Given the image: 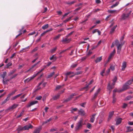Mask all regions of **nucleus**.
I'll list each match as a JSON object with an SVG mask.
<instances>
[{
    "mask_svg": "<svg viewBox=\"0 0 133 133\" xmlns=\"http://www.w3.org/2000/svg\"><path fill=\"white\" fill-rule=\"evenodd\" d=\"M10 99L8 97L6 98L3 101L2 103V104H3L7 102V101H9V100Z\"/></svg>",
    "mask_w": 133,
    "mask_h": 133,
    "instance_id": "36",
    "label": "nucleus"
},
{
    "mask_svg": "<svg viewBox=\"0 0 133 133\" xmlns=\"http://www.w3.org/2000/svg\"><path fill=\"white\" fill-rule=\"evenodd\" d=\"M91 127V124L89 123H88L87 125V127L89 128H90Z\"/></svg>",
    "mask_w": 133,
    "mask_h": 133,
    "instance_id": "59",
    "label": "nucleus"
},
{
    "mask_svg": "<svg viewBox=\"0 0 133 133\" xmlns=\"http://www.w3.org/2000/svg\"><path fill=\"white\" fill-rule=\"evenodd\" d=\"M37 102L38 101H36L31 102L27 105V108L30 107L31 106L37 103Z\"/></svg>",
    "mask_w": 133,
    "mask_h": 133,
    "instance_id": "7",
    "label": "nucleus"
},
{
    "mask_svg": "<svg viewBox=\"0 0 133 133\" xmlns=\"http://www.w3.org/2000/svg\"><path fill=\"white\" fill-rule=\"evenodd\" d=\"M77 110V109L76 108H72L70 110V111L72 113H73L74 111H76Z\"/></svg>",
    "mask_w": 133,
    "mask_h": 133,
    "instance_id": "39",
    "label": "nucleus"
},
{
    "mask_svg": "<svg viewBox=\"0 0 133 133\" xmlns=\"http://www.w3.org/2000/svg\"><path fill=\"white\" fill-rule=\"evenodd\" d=\"M60 95L59 94L55 96L52 97V99L54 100H56L59 99V97Z\"/></svg>",
    "mask_w": 133,
    "mask_h": 133,
    "instance_id": "19",
    "label": "nucleus"
},
{
    "mask_svg": "<svg viewBox=\"0 0 133 133\" xmlns=\"http://www.w3.org/2000/svg\"><path fill=\"white\" fill-rule=\"evenodd\" d=\"M96 114H94L92 116V117L91 118L90 122L92 123H93L94 122L95 119V116L96 115Z\"/></svg>",
    "mask_w": 133,
    "mask_h": 133,
    "instance_id": "21",
    "label": "nucleus"
},
{
    "mask_svg": "<svg viewBox=\"0 0 133 133\" xmlns=\"http://www.w3.org/2000/svg\"><path fill=\"white\" fill-rule=\"evenodd\" d=\"M109 69H111L112 71H114L115 69V66L111 65L110 66Z\"/></svg>",
    "mask_w": 133,
    "mask_h": 133,
    "instance_id": "46",
    "label": "nucleus"
},
{
    "mask_svg": "<svg viewBox=\"0 0 133 133\" xmlns=\"http://www.w3.org/2000/svg\"><path fill=\"white\" fill-rule=\"evenodd\" d=\"M128 84H126V83L125 84L123 85L122 90L121 91L126 90L128 88Z\"/></svg>",
    "mask_w": 133,
    "mask_h": 133,
    "instance_id": "15",
    "label": "nucleus"
},
{
    "mask_svg": "<svg viewBox=\"0 0 133 133\" xmlns=\"http://www.w3.org/2000/svg\"><path fill=\"white\" fill-rule=\"evenodd\" d=\"M45 68L42 69L40 71H38L37 72V73L35 74V75L36 76H37L38 74H39V73H40L42 71H43L44 69Z\"/></svg>",
    "mask_w": 133,
    "mask_h": 133,
    "instance_id": "48",
    "label": "nucleus"
},
{
    "mask_svg": "<svg viewBox=\"0 0 133 133\" xmlns=\"http://www.w3.org/2000/svg\"><path fill=\"white\" fill-rule=\"evenodd\" d=\"M78 114L82 116H84L85 114L84 111L82 109H80L78 110Z\"/></svg>",
    "mask_w": 133,
    "mask_h": 133,
    "instance_id": "6",
    "label": "nucleus"
},
{
    "mask_svg": "<svg viewBox=\"0 0 133 133\" xmlns=\"http://www.w3.org/2000/svg\"><path fill=\"white\" fill-rule=\"evenodd\" d=\"M36 76L35 74H34L32 76L29 77L27 79H25L24 82H28Z\"/></svg>",
    "mask_w": 133,
    "mask_h": 133,
    "instance_id": "3",
    "label": "nucleus"
},
{
    "mask_svg": "<svg viewBox=\"0 0 133 133\" xmlns=\"http://www.w3.org/2000/svg\"><path fill=\"white\" fill-rule=\"evenodd\" d=\"M24 110H23L20 113V114L18 115L17 117V118H19L22 115L24 114Z\"/></svg>",
    "mask_w": 133,
    "mask_h": 133,
    "instance_id": "43",
    "label": "nucleus"
},
{
    "mask_svg": "<svg viewBox=\"0 0 133 133\" xmlns=\"http://www.w3.org/2000/svg\"><path fill=\"white\" fill-rule=\"evenodd\" d=\"M119 3L118 2H116L115 4L112 5L111 6V8H112L118 5Z\"/></svg>",
    "mask_w": 133,
    "mask_h": 133,
    "instance_id": "38",
    "label": "nucleus"
},
{
    "mask_svg": "<svg viewBox=\"0 0 133 133\" xmlns=\"http://www.w3.org/2000/svg\"><path fill=\"white\" fill-rule=\"evenodd\" d=\"M34 65H32L31 67L28 70L26 71L25 72L26 73L28 72L29 71H31V72H33L34 70H35L37 68H38V67H36L35 68H34Z\"/></svg>",
    "mask_w": 133,
    "mask_h": 133,
    "instance_id": "8",
    "label": "nucleus"
},
{
    "mask_svg": "<svg viewBox=\"0 0 133 133\" xmlns=\"http://www.w3.org/2000/svg\"><path fill=\"white\" fill-rule=\"evenodd\" d=\"M117 25H116L111 29L110 32V34H112L114 32L115 30V28L117 27Z\"/></svg>",
    "mask_w": 133,
    "mask_h": 133,
    "instance_id": "27",
    "label": "nucleus"
},
{
    "mask_svg": "<svg viewBox=\"0 0 133 133\" xmlns=\"http://www.w3.org/2000/svg\"><path fill=\"white\" fill-rule=\"evenodd\" d=\"M42 97L41 96H39L37 97L36 98V99L38 100H40L41 99Z\"/></svg>",
    "mask_w": 133,
    "mask_h": 133,
    "instance_id": "49",
    "label": "nucleus"
},
{
    "mask_svg": "<svg viewBox=\"0 0 133 133\" xmlns=\"http://www.w3.org/2000/svg\"><path fill=\"white\" fill-rule=\"evenodd\" d=\"M61 36V35L60 34L58 35H57V36H56L55 37L53 38V40H56L58 39Z\"/></svg>",
    "mask_w": 133,
    "mask_h": 133,
    "instance_id": "28",
    "label": "nucleus"
},
{
    "mask_svg": "<svg viewBox=\"0 0 133 133\" xmlns=\"http://www.w3.org/2000/svg\"><path fill=\"white\" fill-rule=\"evenodd\" d=\"M127 63L125 61H124L122 63V68L121 69V70L122 71H124L125 70V68H126L127 66Z\"/></svg>",
    "mask_w": 133,
    "mask_h": 133,
    "instance_id": "9",
    "label": "nucleus"
},
{
    "mask_svg": "<svg viewBox=\"0 0 133 133\" xmlns=\"http://www.w3.org/2000/svg\"><path fill=\"white\" fill-rule=\"evenodd\" d=\"M41 130V127H40L36 129L34 131V133H39Z\"/></svg>",
    "mask_w": 133,
    "mask_h": 133,
    "instance_id": "23",
    "label": "nucleus"
},
{
    "mask_svg": "<svg viewBox=\"0 0 133 133\" xmlns=\"http://www.w3.org/2000/svg\"><path fill=\"white\" fill-rule=\"evenodd\" d=\"M74 74V72H67V76L69 75L70 74Z\"/></svg>",
    "mask_w": 133,
    "mask_h": 133,
    "instance_id": "58",
    "label": "nucleus"
},
{
    "mask_svg": "<svg viewBox=\"0 0 133 133\" xmlns=\"http://www.w3.org/2000/svg\"><path fill=\"white\" fill-rule=\"evenodd\" d=\"M100 91V89H98L96 92L94 94V96L92 97L91 99L92 100H93L95 99L97 97L98 94Z\"/></svg>",
    "mask_w": 133,
    "mask_h": 133,
    "instance_id": "5",
    "label": "nucleus"
},
{
    "mask_svg": "<svg viewBox=\"0 0 133 133\" xmlns=\"http://www.w3.org/2000/svg\"><path fill=\"white\" fill-rule=\"evenodd\" d=\"M115 50L114 49L113 51L111 53L108 58V61H109L110 59H111V57L114 55V54L115 52Z\"/></svg>",
    "mask_w": 133,
    "mask_h": 133,
    "instance_id": "11",
    "label": "nucleus"
},
{
    "mask_svg": "<svg viewBox=\"0 0 133 133\" xmlns=\"http://www.w3.org/2000/svg\"><path fill=\"white\" fill-rule=\"evenodd\" d=\"M74 32V31H73L71 32L68 35H67V37L71 35Z\"/></svg>",
    "mask_w": 133,
    "mask_h": 133,
    "instance_id": "61",
    "label": "nucleus"
},
{
    "mask_svg": "<svg viewBox=\"0 0 133 133\" xmlns=\"http://www.w3.org/2000/svg\"><path fill=\"white\" fill-rule=\"evenodd\" d=\"M76 94L75 93H73L70 95V96L68 98H67V101H69L71 100L73 97V96H75Z\"/></svg>",
    "mask_w": 133,
    "mask_h": 133,
    "instance_id": "16",
    "label": "nucleus"
},
{
    "mask_svg": "<svg viewBox=\"0 0 133 133\" xmlns=\"http://www.w3.org/2000/svg\"><path fill=\"white\" fill-rule=\"evenodd\" d=\"M18 106V105L14 104H13L12 106L9 107V109H14L16 108Z\"/></svg>",
    "mask_w": 133,
    "mask_h": 133,
    "instance_id": "18",
    "label": "nucleus"
},
{
    "mask_svg": "<svg viewBox=\"0 0 133 133\" xmlns=\"http://www.w3.org/2000/svg\"><path fill=\"white\" fill-rule=\"evenodd\" d=\"M29 47V46L26 47L24 48H23L22 49V50L20 51V52H23L25 51H24V50H25V49H26L28 48Z\"/></svg>",
    "mask_w": 133,
    "mask_h": 133,
    "instance_id": "42",
    "label": "nucleus"
},
{
    "mask_svg": "<svg viewBox=\"0 0 133 133\" xmlns=\"http://www.w3.org/2000/svg\"><path fill=\"white\" fill-rule=\"evenodd\" d=\"M22 94V93L20 94L15 96L12 97L11 99V101H13L16 99L17 98L19 97Z\"/></svg>",
    "mask_w": 133,
    "mask_h": 133,
    "instance_id": "12",
    "label": "nucleus"
},
{
    "mask_svg": "<svg viewBox=\"0 0 133 133\" xmlns=\"http://www.w3.org/2000/svg\"><path fill=\"white\" fill-rule=\"evenodd\" d=\"M18 75V74H16L14 75L13 76H12L10 78V79H13V78L15 77Z\"/></svg>",
    "mask_w": 133,
    "mask_h": 133,
    "instance_id": "51",
    "label": "nucleus"
},
{
    "mask_svg": "<svg viewBox=\"0 0 133 133\" xmlns=\"http://www.w3.org/2000/svg\"><path fill=\"white\" fill-rule=\"evenodd\" d=\"M114 88V86H112V85H111L110 84H109L107 87V89L109 90H110V92L111 89L113 88Z\"/></svg>",
    "mask_w": 133,
    "mask_h": 133,
    "instance_id": "24",
    "label": "nucleus"
},
{
    "mask_svg": "<svg viewBox=\"0 0 133 133\" xmlns=\"http://www.w3.org/2000/svg\"><path fill=\"white\" fill-rule=\"evenodd\" d=\"M52 119V118H50L49 119L47 120L46 121L43 122L42 123V125H44L47 123L48 122L50 121Z\"/></svg>",
    "mask_w": 133,
    "mask_h": 133,
    "instance_id": "34",
    "label": "nucleus"
},
{
    "mask_svg": "<svg viewBox=\"0 0 133 133\" xmlns=\"http://www.w3.org/2000/svg\"><path fill=\"white\" fill-rule=\"evenodd\" d=\"M130 13L128 14H123L122 16V19H125L127 18L129 16Z\"/></svg>",
    "mask_w": 133,
    "mask_h": 133,
    "instance_id": "13",
    "label": "nucleus"
},
{
    "mask_svg": "<svg viewBox=\"0 0 133 133\" xmlns=\"http://www.w3.org/2000/svg\"><path fill=\"white\" fill-rule=\"evenodd\" d=\"M57 49V47L56 46V47H55L54 48L51 49V50L50 51L51 53H54L55 51Z\"/></svg>",
    "mask_w": 133,
    "mask_h": 133,
    "instance_id": "40",
    "label": "nucleus"
},
{
    "mask_svg": "<svg viewBox=\"0 0 133 133\" xmlns=\"http://www.w3.org/2000/svg\"><path fill=\"white\" fill-rule=\"evenodd\" d=\"M16 71V69H13L8 74L9 76H10L14 74Z\"/></svg>",
    "mask_w": 133,
    "mask_h": 133,
    "instance_id": "32",
    "label": "nucleus"
},
{
    "mask_svg": "<svg viewBox=\"0 0 133 133\" xmlns=\"http://www.w3.org/2000/svg\"><path fill=\"white\" fill-rule=\"evenodd\" d=\"M82 73V71H78L76 73L74 74V75H72L70 77H72L74 76L75 75H78L79 74H81Z\"/></svg>",
    "mask_w": 133,
    "mask_h": 133,
    "instance_id": "26",
    "label": "nucleus"
},
{
    "mask_svg": "<svg viewBox=\"0 0 133 133\" xmlns=\"http://www.w3.org/2000/svg\"><path fill=\"white\" fill-rule=\"evenodd\" d=\"M78 64L77 63L75 64H73L71 65V68H75L77 66V65Z\"/></svg>",
    "mask_w": 133,
    "mask_h": 133,
    "instance_id": "44",
    "label": "nucleus"
},
{
    "mask_svg": "<svg viewBox=\"0 0 133 133\" xmlns=\"http://www.w3.org/2000/svg\"><path fill=\"white\" fill-rule=\"evenodd\" d=\"M76 2V1H73L71 2H67V4L68 5L70 6L74 3Z\"/></svg>",
    "mask_w": 133,
    "mask_h": 133,
    "instance_id": "30",
    "label": "nucleus"
},
{
    "mask_svg": "<svg viewBox=\"0 0 133 133\" xmlns=\"http://www.w3.org/2000/svg\"><path fill=\"white\" fill-rule=\"evenodd\" d=\"M114 111H112L109 112L108 117V119L109 120L111 119L112 117V116L114 114Z\"/></svg>",
    "mask_w": 133,
    "mask_h": 133,
    "instance_id": "22",
    "label": "nucleus"
},
{
    "mask_svg": "<svg viewBox=\"0 0 133 133\" xmlns=\"http://www.w3.org/2000/svg\"><path fill=\"white\" fill-rule=\"evenodd\" d=\"M33 126L31 124L26 125L24 127V130H28L29 129L32 128Z\"/></svg>",
    "mask_w": 133,
    "mask_h": 133,
    "instance_id": "4",
    "label": "nucleus"
},
{
    "mask_svg": "<svg viewBox=\"0 0 133 133\" xmlns=\"http://www.w3.org/2000/svg\"><path fill=\"white\" fill-rule=\"evenodd\" d=\"M122 120V118H119L117 119L116 122V124L117 125H118L121 122Z\"/></svg>",
    "mask_w": 133,
    "mask_h": 133,
    "instance_id": "17",
    "label": "nucleus"
},
{
    "mask_svg": "<svg viewBox=\"0 0 133 133\" xmlns=\"http://www.w3.org/2000/svg\"><path fill=\"white\" fill-rule=\"evenodd\" d=\"M88 20L87 19H85L84 21H83L82 22H81V23L82 24H83V25H84L85 24V22L87 21Z\"/></svg>",
    "mask_w": 133,
    "mask_h": 133,
    "instance_id": "57",
    "label": "nucleus"
},
{
    "mask_svg": "<svg viewBox=\"0 0 133 133\" xmlns=\"http://www.w3.org/2000/svg\"><path fill=\"white\" fill-rule=\"evenodd\" d=\"M86 102H84L80 104V105H81L82 107H85L84 105L86 104Z\"/></svg>",
    "mask_w": 133,
    "mask_h": 133,
    "instance_id": "54",
    "label": "nucleus"
},
{
    "mask_svg": "<svg viewBox=\"0 0 133 133\" xmlns=\"http://www.w3.org/2000/svg\"><path fill=\"white\" fill-rule=\"evenodd\" d=\"M88 87V85H87L86 86L81 89L80 90V91H82L84 89H87Z\"/></svg>",
    "mask_w": 133,
    "mask_h": 133,
    "instance_id": "50",
    "label": "nucleus"
},
{
    "mask_svg": "<svg viewBox=\"0 0 133 133\" xmlns=\"http://www.w3.org/2000/svg\"><path fill=\"white\" fill-rule=\"evenodd\" d=\"M61 42L62 43V44L66 43V38H63L61 41Z\"/></svg>",
    "mask_w": 133,
    "mask_h": 133,
    "instance_id": "35",
    "label": "nucleus"
},
{
    "mask_svg": "<svg viewBox=\"0 0 133 133\" xmlns=\"http://www.w3.org/2000/svg\"><path fill=\"white\" fill-rule=\"evenodd\" d=\"M110 69H109L106 71V75H108V74H109V73L110 72Z\"/></svg>",
    "mask_w": 133,
    "mask_h": 133,
    "instance_id": "64",
    "label": "nucleus"
},
{
    "mask_svg": "<svg viewBox=\"0 0 133 133\" xmlns=\"http://www.w3.org/2000/svg\"><path fill=\"white\" fill-rule=\"evenodd\" d=\"M6 72H3V74L1 75V76L2 78L3 79H4L6 74Z\"/></svg>",
    "mask_w": 133,
    "mask_h": 133,
    "instance_id": "37",
    "label": "nucleus"
},
{
    "mask_svg": "<svg viewBox=\"0 0 133 133\" xmlns=\"http://www.w3.org/2000/svg\"><path fill=\"white\" fill-rule=\"evenodd\" d=\"M132 98V97L131 96L129 95L127 97V99L128 100H129L131 98Z\"/></svg>",
    "mask_w": 133,
    "mask_h": 133,
    "instance_id": "53",
    "label": "nucleus"
},
{
    "mask_svg": "<svg viewBox=\"0 0 133 133\" xmlns=\"http://www.w3.org/2000/svg\"><path fill=\"white\" fill-rule=\"evenodd\" d=\"M63 86L64 85H58L57 86L55 89V90H59L60 89L62 88Z\"/></svg>",
    "mask_w": 133,
    "mask_h": 133,
    "instance_id": "25",
    "label": "nucleus"
},
{
    "mask_svg": "<svg viewBox=\"0 0 133 133\" xmlns=\"http://www.w3.org/2000/svg\"><path fill=\"white\" fill-rule=\"evenodd\" d=\"M102 59V57L101 56L97 58L95 60V62L96 63L100 62Z\"/></svg>",
    "mask_w": 133,
    "mask_h": 133,
    "instance_id": "20",
    "label": "nucleus"
},
{
    "mask_svg": "<svg viewBox=\"0 0 133 133\" xmlns=\"http://www.w3.org/2000/svg\"><path fill=\"white\" fill-rule=\"evenodd\" d=\"M17 130L19 131H20L22 130H24V127H19L17 129Z\"/></svg>",
    "mask_w": 133,
    "mask_h": 133,
    "instance_id": "41",
    "label": "nucleus"
},
{
    "mask_svg": "<svg viewBox=\"0 0 133 133\" xmlns=\"http://www.w3.org/2000/svg\"><path fill=\"white\" fill-rule=\"evenodd\" d=\"M105 71V69H104L103 70H102V72H101L100 74L102 76H104L103 74L104 73Z\"/></svg>",
    "mask_w": 133,
    "mask_h": 133,
    "instance_id": "60",
    "label": "nucleus"
},
{
    "mask_svg": "<svg viewBox=\"0 0 133 133\" xmlns=\"http://www.w3.org/2000/svg\"><path fill=\"white\" fill-rule=\"evenodd\" d=\"M117 79V77L116 76H115L114 79H113L112 81L113 82H116Z\"/></svg>",
    "mask_w": 133,
    "mask_h": 133,
    "instance_id": "56",
    "label": "nucleus"
},
{
    "mask_svg": "<svg viewBox=\"0 0 133 133\" xmlns=\"http://www.w3.org/2000/svg\"><path fill=\"white\" fill-rule=\"evenodd\" d=\"M51 62H49L48 63L47 65L45 66V68L46 67H48L50 66V65L51 64Z\"/></svg>",
    "mask_w": 133,
    "mask_h": 133,
    "instance_id": "52",
    "label": "nucleus"
},
{
    "mask_svg": "<svg viewBox=\"0 0 133 133\" xmlns=\"http://www.w3.org/2000/svg\"><path fill=\"white\" fill-rule=\"evenodd\" d=\"M49 26V24H46L42 27V28L43 30H45Z\"/></svg>",
    "mask_w": 133,
    "mask_h": 133,
    "instance_id": "31",
    "label": "nucleus"
},
{
    "mask_svg": "<svg viewBox=\"0 0 133 133\" xmlns=\"http://www.w3.org/2000/svg\"><path fill=\"white\" fill-rule=\"evenodd\" d=\"M9 81V79L4 78V79H3L2 82L3 84L4 85L7 84V82Z\"/></svg>",
    "mask_w": 133,
    "mask_h": 133,
    "instance_id": "14",
    "label": "nucleus"
},
{
    "mask_svg": "<svg viewBox=\"0 0 133 133\" xmlns=\"http://www.w3.org/2000/svg\"><path fill=\"white\" fill-rule=\"evenodd\" d=\"M55 73L54 71L52 72V73H50V74L48 75L47 77V78H50Z\"/></svg>",
    "mask_w": 133,
    "mask_h": 133,
    "instance_id": "29",
    "label": "nucleus"
},
{
    "mask_svg": "<svg viewBox=\"0 0 133 133\" xmlns=\"http://www.w3.org/2000/svg\"><path fill=\"white\" fill-rule=\"evenodd\" d=\"M115 42L116 45L117 46V53L118 54H119L121 50L122 46L124 44V42L123 44H119L118 41L117 40H116L115 41Z\"/></svg>",
    "mask_w": 133,
    "mask_h": 133,
    "instance_id": "2",
    "label": "nucleus"
},
{
    "mask_svg": "<svg viewBox=\"0 0 133 133\" xmlns=\"http://www.w3.org/2000/svg\"><path fill=\"white\" fill-rule=\"evenodd\" d=\"M43 81L39 83L38 85V88L36 89V90H37L41 88L40 87H39V86L42 83H43Z\"/></svg>",
    "mask_w": 133,
    "mask_h": 133,
    "instance_id": "45",
    "label": "nucleus"
},
{
    "mask_svg": "<svg viewBox=\"0 0 133 133\" xmlns=\"http://www.w3.org/2000/svg\"><path fill=\"white\" fill-rule=\"evenodd\" d=\"M12 64L11 63H9L6 65V67L8 68L9 66L11 65Z\"/></svg>",
    "mask_w": 133,
    "mask_h": 133,
    "instance_id": "62",
    "label": "nucleus"
},
{
    "mask_svg": "<svg viewBox=\"0 0 133 133\" xmlns=\"http://www.w3.org/2000/svg\"><path fill=\"white\" fill-rule=\"evenodd\" d=\"M104 115V112L103 111H102L101 113V118H103Z\"/></svg>",
    "mask_w": 133,
    "mask_h": 133,
    "instance_id": "47",
    "label": "nucleus"
},
{
    "mask_svg": "<svg viewBox=\"0 0 133 133\" xmlns=\"http://www.w3.org/2000/svg\"><path fill=\"white\" fill-rule=\"evenodd\" d=\"M132 82H133V78L132 79L129 80L126 83L129 85L131 84Z\"/></svg>",
    "mask_w": 133,
    "mask_h": 133,
    "instance_id": "33",
    "label": "nucleus"
},
{
    "mask_svg": "<svg viewBox=\"0 0 133 133\" xmlns=\"http://www.w3.org/2000/svg\"><path fill=\"white\" fill-rule=\"evenodd\" d=\"M84 124L83 120L82 118H81L76 123L75 129L76 130H77L81 129Z\"/></svg>",
    "mask_w": 133,
    "mask_h": 133,
    "instance_id": "1",
    "label": "nucleus"
},
{
    "mask_svg": "<svg viewBox=\"0 0 133 133\" xmlns=\"http://www.w3.org/2000/svg\"><path fill=\"white\" fill-rule=\"evenodd\" d=\"M127 106V104L126 103H124L122 108H125Z\"/></svg>",
    "mask_w": 133,
    "mask_h": 133,
    "instance_id": "55",
    "label": "nucleus"
},
{
    "mask_svg": "<svg viewBox=\"0 0 133 133\" xmlns=\"http://www.w3.org/2000/svg\"><path fill=\"white\" fill-rule=\"evenodd\" d=\"M103 120V118H101V119H100L99 121V124H101Z\"/></svg>",
    "mask_w": 133,
    "mask_h": 133,
    "instance_id": "63",
    "label": "nucleus"
},
{
    "mask_svg": "<svg viewBox=\"0 0 133 133\" xmlns=\"http://www.w3.org/2000/svg\"><path fill=\"white\" fill-rule=\"evenodd\" d=\"M17 90H15L14 91H12L11 92L9 93L8 95V97L10 99V97L14 95L15 94V93L16 91H17Z\"/></svg>",
    "mask_w": 133,
    "mask_h": 133,
    "instance_id": "10",
    "label": "nucleus"
}]
</instances>
